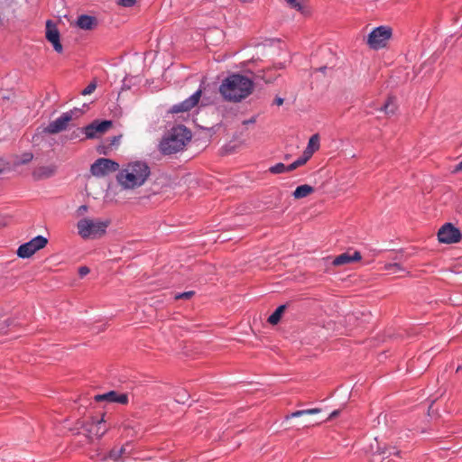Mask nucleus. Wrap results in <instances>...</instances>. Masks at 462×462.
Listing matches in <instances>:
<instances>
[{
    "instance_id": "obj_18",
    "label": "nucleus",
    "mask_w": 462,
    "mask_h": 462,
    "mask_svg": "<svg viewBox=\"0 0 462 462\" xmlns=\"http://www.w3.org/2000/svg\"><path fill=\"white\" fill-rule=\"evenodd\" d=\"M46 38L50 42H54L60 40V32L56 25L50 20L46 23Z\"/></svg>"
},
{
    "instance_id": "obj_42",
    "label": "nucleus",
    "mask_w": 462,
    "mask_h": 462,
    "mask_svg": "<svg viewBox=\"0 0 462 462\" xmlns=\"http://www.w3.org/2000/svg\"><path fill=\"white\" fill-rule=\"evenodd\" d=\"M294 162H295L296 167H297V168H299V167H300V166H302V165H304V164L306 163V159H303V158L300 156V157L299 159H297Z\"/></svg>"
},
{
    "instance_id": "obj_43",
    "label": "nucleus",
    "mask_w": 462,
    "mask_h": 462,
    "mask_svg": "<svg viewBox=\"0 0 462 462\" xmlns=\"http://www.w3.org/2000/svg\"><path fill=\"white\" fill-rule=\"evenodd\" d=\"M88 206L82 205L78 208L77 212L79 215H84L88 211Z\"/></svg>"
},
{
    "instance_id": "obj_30",
    "label": "nucleus",
    "mask_w": 462,
    "mask_h": 462,
    "mask_svg": "<svg viewBox=\"0 0 462 462\" xmlns=\"http://www.w3.org/2000/svg\"><path fill=\"white\" fill-rule=\"evenodd\" d=\"M97 88V83L95 81L90 82L82 91L83 96L90 95Z\"/></svg>"
},
{
    "instance_id": "obj_32",
    "label": "nucleus",
    "mask_w": 462,
    "mask_h": 462,
    "mask_svg": "<svg viewBox=\"0 0 462 462\" xmlns=\"http://www.w3.org/2000/svg\"><path fill=\"white\" fill-rule=\"evenodd\" d=\"M195 292L193 291H185L182 293H178L174 296L175 300H189L190 299Z\"/></svg>"
},
{
    "instance_id": "obj_2",
    "label": "nucleus",
    "mask_w": 462,
    "mask_h": 462,
    "mask_svg": "<svg viewBox=\"0 0 462 462\" xmlns=\"http://www.w3.org/2000/svg\"><path fill=\"white\" fill-rule=\"evenodd\" d=\"M150 167L144 162H130L117 174L118 182L125 189L142 186L150 176Z\"/></svg>"
},
{
    "instance_id": "obj_28",
    "label": "nucleus",
    "mask_w": 462,
    "mask_h": 462,
    "mask_svg": "<svg viewBox=\"0 0 462 462\" xmlns=\"http://www.w3.org/2000/svg\"><path fill=\"white\" fill-rule=\"evenodd\" d=\"M33 159V154L32 152H24L21 155L19 159L14 162L15 166L24 165L29 163Z\"/></svg>"
},
{
    "instance_id": "obj_17",
    "label": "nucleus",
    "mask_w": 462,
    "mask_h": 462,
    "mask_svg": "<svg viewBox=\"0 0 462 462\" xmlns=\"http://www.w3.org/2000/svg\"><path fill=\"white\" fill-rule=\"evenodd\" d=\"M97 24V18L88 14H81L77 20V25L83 30H92Z\"/></svg>"
},
{
    "instance_id": "obj_41",
    "label": "nucleus",
    "mask_w": 462,
    "mask_h": 462,
    "mask_svg": "<svg viewBox=\"0 0 462 462\" xmlns=\"http://www.w3.org/2000/svg\"><path fill=\"white\" fill-rule=\"evenodd\" d=\"M294 162H295L296 167H297V168H299V167H300V166H302V165H304V164L306 163V159H303V158L300 156V157L299 159H297Z\"/></svg>"
},
{
    "instance_id": "obj_55",
    "label": "nucleus",
    "mask_w": 462,
    "mask_h": 462,
    "mask_svg": "<svg viewBox=\"0 0 462 462\" xmlns=\"http://www.w3.org/2000/svg\"><path fill=\"white\" fill-rule=\"evenodd\" d=\"M244 3H251L253 0H241Z\"/></svg>"
},
{
    "instance_id": "obj_21",
    "label": "nucleus",
    "mask_w": 462,
    "mask_h": 462,
    "mask_svg": "<svg viewBox=\"0 0 462 462\" xmlns=\"http://www.w3.org/2000/svg\"><path fill=\"white\" fill-rule=\"evenodd\" d=\"M287 306L285 304L279 306L273 314L268 318V322L272 325H276L280 322L282 314L284 313Z\"/></svg>"
},
{
    "instance_id": "obj_53",
    "label": "nucleus",
    "mask_w": 462,
    "mask_h": 462,
    "mask_svg": "<svg viewBox=\"0 0 462 462\" xmlns=\"http://www.w3.org/2000/svg\"><path fill=\"white\" fill-rule=\"evenodd\" d=\"M254 122H255V119L254 118H251V119H249L247 121H245L244 123L245 124H249V123H254Z\"/></svg>"
},
{
    "instance_id": "obj_56",
    "label": "nucleus",
    "mask_w": 462,
    "mask_h": 462,
    "mask_svg": "<svg viewBox=\"0 0 462 462\" xmlns=\"http://www.w3.org/2000/svg\"><path fill=\"white\" fill-rule=\"evenodd\" d=\"M458 371H461V366H458V367L457 368V372H458Z\"/></svg>"
},
{
    "instance_id": "obj_9",
    "label": "nucleus",
    "mask_w": 462,
    "mask_h": 462,
    "mask_svg": "<svg viewBox=\"0 0 462 462\" xmlns=\"http://www.w3.org/2000/svg\"><path fill=\"white\" fill-rule=\"evenodd\" d=\"M48 240L42 236H37L29 242L19 246L17 255L21 258H28L36 251L45 247Z\"/></svg>"
},
{
    "instance_id": "obj_51",
    "label": "nucleus",
    "mask_w": 462,
    "mask_h": 462,
    "mask_svg": "<svg viewBox=\"0 0 462 462\" xmlns=\"http://www.w3.org/2000/svg\"><path fill=\"white\" fill-rule=\"evenodd\" d=\"M328 69L327 66H322L320 68H319L317 70L322 72V73H325L326 69Z\"/></svg>"
},
{
    "instance_id": "obj_34",
    "label": "nucleus",
    "mask_w": 462,
    "mask_h": 462,
    "mask_svg": "<svg viewBox=\"0 0 462 462\" xmlns=\"http://www.w3.org/2000/svg\"><path fill=\"white\" fill-rule=\"evenodd\" d=\"M286 2L294 9L303 13V6L299 0H286Z\"/></svg>"
},
{
    "instance_id": "obj_14",
    "label": "nucleus",
    "mask_w": 462,
    "mask_h": 462,
    "mask_svg": "<svg viewBox=\"0 0 462 462\" xmlns=\"http://www.w3.org/2000/svg\"><path fill=\"white\" fill-rule=\"evenodd\" d=\"M56 171L55 165L39 166L33 170L32 176L34 180H45L52 177Z\"/></svg>"
},
{
    "instance_id": "obj_23",
    "label": "nucleus",
    "mask_w": 462,
    "mask_h": 462,
    "mask_svg": "<svg viewBox=\"0 0 462 462\" xmlns=\"http://www.w3.org/2000/svg\"><path fill=\"white\" fill-rule=\"evenodd\" d=\"M273 70V68H267L266 69H263L258 71L257 77L261 78L264 80L265 83H272L275 80L278 76H273L270 72Z\"/></svg>"
},
{
    "instance_id": "obj_44",
    "label": "nucleus",
    "mask_w": 462,
    "mask_h": 462,
    "mask_svg": "<svg viewBox=\"0 0 462 462\" xmlns=\"http://www.w3.org/2000/svg\"><path fill=\"white\" fill-rule=\"evenodd\" d=\"M404 258H405V256H404L403 253H398V254H396V255L393 257V259H394V260L399 261V262L403 261V260H404Z\"/></svg>"
},
{
    "instance_id": "obj_7",
    "label": "nucleus",
    "mask_w": 462,
    "mask_h": 462,
    "mask_svg": "<svg viewBox=\"0 0 462 462\" xmlns=\"http://www.w3.org/2000/svg\"><path fill=\"white\" fill-rule=\"evenodd\" d=\"M119 170V164L106 158H99L91 165L90 172L96 177H104Z\"/></svg>"
},
{
    "instance_id": "obj_45",
    "label": "nucleus",
    "mask_w": 462,
    "mask_h": 462,
    "mask_svg": "<svg viewBox=\"0 0 462 462\" xmlns=\"http://www.w3.org/2000/svg\"><path fill=\"white\" fill-rule=\"evenodd\" d=\"M339 413H340V411H339V410H336V411H332V412L330 413V415L328 416V420H333V419H335L336 417H337V416H338V414H339Z\"/></svg>"
},
{
    "instance_id": "obj_11",
    "label": "nucleus",
    "mask_w": 462,
    "mask_h": 462,
    "mask_svg": "<svg viewBox=\"0 0 462 462\" xmlns=\"http://www.w3.org/2000/svg\"><path fill=\"white\" fill-rule=\"evenodd\" d=\"M461 238L462 234L460 230L451 223L445 224L438 232V239L440 243L454 244L459 242Z\"/></svg>"
},
{
    "instance_id": "obj_48",
    "label": "nucleus",
    "mask_w": 462,
    "mask_h": 462,
    "mask_svg": "<svg viewBox=\"0 0 462 462\" xmlns=\"http://www.w3.org/2000/svg\"><path fill=\"white\" fill-rule=\"evenodd\" d=\"M462 171V161L457 164L454 168V170L452 171L453 173H457L458 171Z\"/></svg>"
},
{
    "instance_id": "obj_31",
    "label": "nucleus",
    "mask_w": 462,
    "mask_h": 462,
    "mask_svg": "<svg viewBox=\"0 0 462 462\" xmlns=\"http://www.w3.org/2000/svg\"><path fill=\"white\" fill-rule=\"evenodd\" d=\"M97 152L100 154L107 155L109 154L112 147H110L107 143L104 142L101 145L97 147Z\"/></svg>"
},
{
    "instance_id": "obj_6",
    "label": "nucleus",
    "mask_w": 462,
    "mask_h": 462,
    "mask_svg": "<svg viewBox=\"0 0 462 462\" xmlns=\"http://www.w3.org/2000/svg\"><path fill=\"white\" fill-rule=\"evenodd\" d=\"M392 36V29L386 26H379L374 29L367 37V44L371 49L378 50L384 47L386 42Z\"/></svg>"
},
{
    "instance_id": "obj_25",
    "label": "nucleus",
    "mask_w": 462,
    "mask_h": 462,
    "mask_svg": "<svg viewBox=\"0 0 462 462\" xmlns=\"http://www.w3.org/2000/svg\"><path fill=\"white\" fill-rule=\"evenodd\" d=\"M308 150L311 151L313 153L319 150V136L318 134H313L308 143L306 147Z\"/></svg>"
},
{
    "instance_id": "obj_33",
    "label": "nucleus",
    "mask_w": 462,
    "mask_h": 462,
    "mask_svg": "<svg viewBox=\"0 0 462 462\" xmlns=\"http://www.w3.org/2000/svg\"><path fill=\"white\" fill-rule=\"evenodd\" d=\"M121 135H116L111 138H107L105 142L107 143V144L110 147L117 146L120 143Z\"/></svg>"
},
{
    "instance_id": "obj_50",
    "label": "nucleus",
    "mask_w": 462,
    "mask_h": 462,
    "mask_svg": "<svg viewBox=\"0 0 462 462\" xmlns=\"http://www.w3.org/2000/svg\"><path fill=\"white\" fill-rule=\"evenodd\" d=\"M273 69H284V65L282 63H278L277 65H275L273 67Z\"/></svg>"
},
{
    "instance_id": "obj_8",
    "label": "nucleus",
    "mask_w": 462,
    "mask_h": 462,
    "mask_svg": "<svg viewBox=\"0 0 462 462\" xmlns=\"http://www.w3.org/2000/svg\"><path fill=\"white\" fill-rule=\"evenodd\" d=\"M80 109H74L63 113L60 117L51 122L44 129V133L55 134L67 129L69 123L73 119L76 113H80Z\"/></svg>"
},
{
    "instance_id": "obj_47",
    "label": "nucleus",
    "mask_w": 462,
    "mask_h": 462,
    "mask_svg": "<svg viewBox=\"0 0 462 462\" xmlns=\"http://www.w3.org/2000/svg\"><path fill=\"white\" fill-rule=\"evenodd\" d=\"M296 169H297V167L295 165V162H293L290 165L286 166V172L292 171H294Z\"/></svg>"
},
{
    "instance_id": "obj_35",
    "label": "nucleus",
    "mask_w": 462,
    "mask_h": 462,
    "mask_svg": "<svg viewBox=\"0 0 462 462\" xmlns=\"http://www.w3.org/2000/svg\"><path fill=\"white\" fill-rule=\"evenodd\" d=\"M135 3L136 0H117V4L124 7H132Z\"/></svg>"
},
{
    "instance_id": "obj_37",
    "label": "nucleus",
    "mask_w": 462,
    "mask_h": 462,
    "mask_svg": "<svg viewBox=\"0 0 462 462\" xmlns=\"http://www.w3.org/2000/svg\"><path fill=\"white\" fill-rule=\"evenodd\" d=\"M392 268H396L398 270H402V266L400 265L399 263H386L385 264V269L386 270H391Z\"/></svg>"
},
{
    "instance_id": "obj_40",
    "label": "nucleus",
    "mask_w": 462,
    "mask_h": 462,
    "mask_svg": "<svg viewBox=\"0 0 462 462\" xmlns=\"http://www.w3.org/2000/svg\"><path fill=\"white\" fill-rule=\"evenodd\" d=\"M312 155H313V152L306 148L304 150L303 154H302L301 157L303 159H306V162H307L311 158Z\"/></svg>"
},
{
    "instance_id": "obj_12",
    "label": "nucleus",
    "mask_w": 462,
    "mask_h": 462,
    "mask_svg": "<svg viewBox=\"0 0 462 462\" xmlns=\"http://www.w3.org/2000/svg\"><path fill=\"white\" fill-rule=\"evenodd\" d=\"M201 89H198L193 95H191L189 97L186 98L184 101L174 105L171 108V113H181V112H188L191 110L194 106H196L200 99L201 97Z\"/></svg>"
},
{
    "instance_id": "obj_29",
    "label": "nucleus",
    "mask_w": 462,
    "mask_h": 462,
    "mask_svg": "<svg viewBox=\"0 0 462 462\" xmlns=\"http://www.w3.org/2000/svg\"><path fill=\"white\" fill-rule=\"evenodd\" d=\"M269 171L273 174H281L286 172V165L282 162L276 163L269 168Z\"/></svg>"
},
{
    "instance_id": "obj_16",
    "label": "nucleus",
    "mask_w": 462,
    "mask_h": 462,
    "mask_svg": "<svg viewBox=\"0 0 462 462\" xmlns=\"http://www.w3.org/2000/svg\"><path fill=\"white\" fill-rule=\"evenodd\" d=\"M370 314H365L363 312H355L351 314H347L346 316V322L352 327H359L362 326L364 322H368L370 319Z\"/></svg>"
},
{
    "instance_id": "obj_4",
    "label": "nucleus",
    "mask_w": 462,
    "mask_h": 462,
    "mask_svg": "<svg viewBox=\"0 0 462 462\" xmlns=\"http://www.w3.org/2000/svg\"><path fill=\"white\" fill-rule=\"evenodd\" d=\"M109 225V220L100 221L90 218H82L77 223V228L79 235L83 239H96L106 234V228Z\"/></svg>"
},
{
    "instance_id": "obj_27",
    "label": "nucleus",
    "mask_w": 462,
    "mask_h": 462,
    "mask_svg": "<svg viewBox=\"0 0 462 462\" xmlns=\"http://www.w3.org/2000/svg\"><path fill=\"white\" fill-rule=\"evenodd\" d=\"M83 131L86 134V137L88 139H93V138L97 137V134H99L98 131L97 130V127H96L94 122L91 123L90 125H87L86 127H84Z\"/></svg>"
},
{
    "instance_id": "obj_3",
    "label": "nucleus",
    "mask_w": 462,
    "mask_h": 462,
    "mask_svg": "<svg viewBox=\"0 0 462 462\" xmlns=\"http://www.w3.org/2000/svg\"><path fill=\"white\" fill-rule=\"evenodd\" d=\"M191 138L190 131L184 125L172 127L168 135L160 143V150L163 154H173L184 148Z\"/></svg>"
},
{
    "instance_id": "obj_1",
    "label": "nucleus",
    "mask_w": 462,
    "mask_h": 462,
    "mask_svg": "<svg viewBox=\"0 0 462 462\" xmlns=\"http://www.w3.org/2000/svg\"><path fill=\"white\" fill-rule=\"evenodd\" d=\"M254 89V82L247 77L234 73L222 80L219 93L225 100L240 102L246 98Z\"/></svg>"
},
{
    "instance_id": "obj_38",
    "label": "nucleus",
    "mask_w": 462,
    "mask_h": 462,
    "mask_svg": "<svg viewBox=\"0 0 462 462\" xmlns=\"http://www.w3.org/2000/svg\"><path fill=\"white\" fill-rule=\"evenodd\" d=\"M54 50L57 51V52H61L62 51V45L60 43V41H56L54 42H51Z\"/></svg>"
},
{
    "instance_id": "obj_46",
    "label": "nucleus",
    "mask_w": 462,
    "mask_h": 462,
    "mask_svg": "<svg viewBox=\"0 0 462 462\" xmlns=\"http://www.w3.org/2000/svg\"><path fill=\"white\" fill-rule=\"evenodd\" d=\"M284 102V99L282 97H276L274 101H273V104L277 105V106H282Z\"/></svg>"
},
{
    "instance_id": "obj_10",
    "label": "nucleus",
    "mask_w": 462,
    "mask_h": 462,
    "mask_svg": "<svg viewBox=\"0 0 462 462\" xmlns=\"http://www.w3.org/2000/svg\"><path fill=\"white\" fill-rule=\"evenodd\" d=\"M370 462H383L392 455L398 456L400 454V451L395 448H389L386 446L382 447L377 439H374V443L370 445Z\"/></svg>"
},
{
    "instance_id": "obj_5",
    "label": "nucleus",
    "mask_w": 462,
    "mask_h": 462,
    "mask_svg": "<svg viewBox=\"0 0 462 462\" xmlns=\"http://www.w3.org/2000/svg\"><path fill=\"white\" fill-rule=\"evenodd\" d=\"M105 415L101 419L91 418L88 420H78L76 425L78 429H81L85 431V436L88 438L89 442L92 441L93 438H102L108 430V427L106 425Z\"/></svg>"
},
{
    "instance_id": "obj_15",
    "label": "nucleus",
    "mask_w": 462,
    "mask_h": 462,
    "mask_svg": "<svg viewBox=\"0 0 462 462\" xmlns=\"http://www.w3.org/2000/svg\"><path fill=\"white\" fill-rule=\"evenodd\" d=\"M361 259V254L358 251H355L352 254L348 252L343 253L337 255L333 260V264L335 266L344 265L346 263H350L353 262L359 261Z\"/></svg>"
},
{
    "instance_id": "obj_20",
    "label": "nucleus",
    "mask_w": 462,
    "mask_h": 462,
    "mask_svg": "<svg viewBox=\"0 0 462 462\" xmlns=\"http://www.w3.org/2000/svg\"><path fill=\"white\" fill-rule=\"evenodd\" d=\"M397 109L396 98L393 97H388L384 105L380 108L387 116L393 115Z\"/></svg>"
},
{
    "instance_id": "obj_26",
    "label": "nucleus",
    "mask_w": 462,
    "mask_h": 462,
    "mask_svg": "<svg viewBox=\"0 0 462 462\" xmlns=\"http://www.w3.org/2000/svg\"><path fill=\"white\" fill-rule=\"evenodd\" d=\"M94 124L97 127V130L99 134H103L106 131H107L113 125L112 121L110 120H104V121H94Z\"/></svg>"
},
{
    "instance_id": "obj_22",
    "label": "nucleus",
    "mask_w": 462,
    "mask_h": 462,
    "mask_svg": "<svg viewBox=\"0 0 462 462\" xmlns=\"http://www.w3.org/2000/svg\"><path fill=\"white\" fill-rule=\"evenodd\" d=\"M320 411H321V409H319V408L300 410V411H296L291 412V414L286 415L285 420H289L291 418L300 417V416L306 415V414H317V413H319Z\"/></svg>"
},
{
    "instance_id": "obj_39",
    "label": "nucleus",
    "mask_w": 462,
    "mask_h": 462,
    "mask_svg": "<svg viewBox=\"0 0 462 462\" xmlns=\"http://www.w3.org/2000/svg\"><path fill=\"white\" fill-rule=\"evenodd\" d=\"M312 155H313V152L306 148L304 150L303 154H302L301 157L303 159H306V162H307L311 158Z\"/></svg>"
},
{
    "instance_id": "obj_49",
    "label": "nucleus",
    "mask_w": 462,
    "mask_h": 462,
    "mask_svg": "<svg viewBox=\"0 0 462 462\" xmlns=\"http://www.w3.org/2000/svg\"><path fill=\"white\" fill-rule=\"evenodd\" d=\"M185 395H186L185 393H183V394H181V395L179 393V394H178L179 399L177 400V402H185V401H184V399H185Z\"/></svg>"
},
{
    "instance_id": "obj_36",
    "label": "nucleus",
    "mask_w": 462,
    "mask_h": 462,
    "mask_svg": "<svg viewBox=\"0 0 462 462\" xmlns=\"http://www.w3.org/2000/svg\"><path fill=\"white\" fill-rule=\"evenodd\" d=\"M90 272L89 268L88 266H80L79 268V277L83 278L87 274H88Z\"/></svg>"
},
{
    "instance_id": "obj_13",
    "label": "nucleus",
    "mask_w": 462,
    "mask_h": 462,
    "mask_svg": "<svg viewBox=\"0 0 462 462\" xmlns=\"http://www.w3.org/2000/svg\"><path fill=\"white\" fill-rule=\"evenodd\" d=\"M97 402L106 401L108 402H117L120 404L128 403V395L126 393H119L116 391H110L103 394H97L94 397Z\"/></svg>"
},
{
    "instance_id": "obj_54",
    "label": "nucleus",
    "mask_w": 462,
    "mask_h": 462,
    "mask_svg": "<svg viewBox=\"0 0 462 462\" xmlns=\"http://www.w3.org/2000/svg\"><path fill=\"white\" fill-rule=\"evenodd\" d=\"M5 323L6 327H8V326H10L13 323V321H11L10 319H6L5 321Z\"/></svg>"
},
{
    "instance_id": "obj_52",
    "label": "nucleus",
    "mask_w": 462,
    "mask_h": 462,
    "mask_svg": "<svg viewBox=\"0 0 462 462\" xmlns=\"http://www.w3.org/2000/svg\"><path fill=\"white\" fill-rule=\"evenodd\" d=\"M4 163H3V160L0 158V172H3L4 171Z\"/></svg>"
},
{
    "instance_id": "obj_19",
    "label": "nucleus",
    "mask_w": 462,
    "mask_h": 462,
    "mask_svg": "<svg viewBox=\"0 0 462 462\" xmlns=\"http://www.w3.org/2000/svg\"><path fill=\"white\" fill-rule=\"evenodd\" d=\"M314 192V188L308 184L298 186L293 191L292 195L294 199H300L308 197Z\"/></svg>"
},
{
    "instance_id": "obj_24",
    "label": "nucleus",
    "mask_w": 462,
    "mask_h": 462,
    "mask_svg": "<svg viewBox=\"0 0 462 462\" xmlns=\"http://www.w3.org/2000/svg\"><path fill=\"white\" fill-rule=\"evenodd\" d=\"M126 453L125 446L121 447L120 448H113L108 453V457L113 459L114 461H119L122 456Z\"/></svg>"
}]
</instances>
